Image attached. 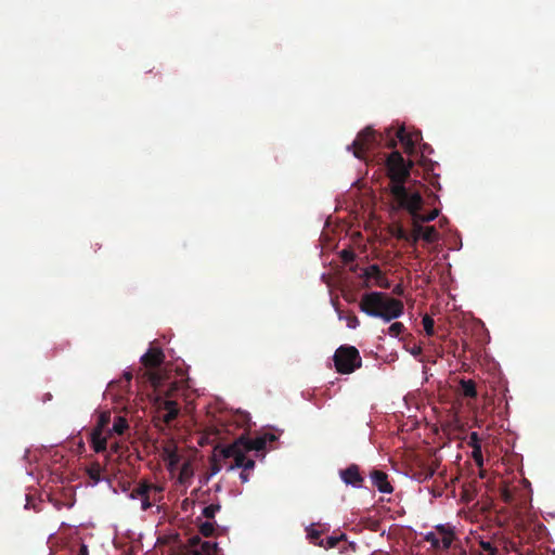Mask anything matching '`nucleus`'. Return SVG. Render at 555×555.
<instances>
[{
  "label": "nucleus",
  "instance_id": "16",
  "mask_svg": "<svg viewBox=\"0 0 555 555\" xmlns=\"http://www.w3.org/2000/svg\"><path fill=\"white\" fill-rule=\"evenodd\" d=\"M460 387L464 397L472 399L477 397L476 383L473 379H461Z\"/></svg>",
  "mask_w": 555,
  "mask_h": 555
},
{
  "label": "nucleus",
  "instance_id": "8",
  "mask_svg": "<svg viewBox=\"0 0 555 555\" xmlns=\"http://www.w3.org/2000/svg\"><path fill=\"white\" fill-rule=\"evenodd\" d=\"M218 550V543H211L208 541H202L197 535L189 539L186 545H184L178 555H212Z\"/></svg>",
  "mask_w": 555,
  "mask_h": 555
},
{
  "label": "nucleus",
  "instance_id": "28",
  "mask_svg": "<svg viewBox=\"0 0 555 555\" xmlns=\"http://www.w3.org/2000/svg\"><path fill=\"white\" fill-rule=\"evenodd\" d=\"M424 540L428 543H430L431 547L436 551L440 550V538L437 535L436 532H427L424 535Z\"/></svg>",
  "mask_w": 555,
  "mask_h": 555
},
{
  "label": "nucleus",
  "instance_id": "1",
  "mask_svg": "<svg viewBox=\"0 0 555 555\" xmlns=\"http://www.w3.org/2000/svg\"><path fill=\"white\" fill-rule=\"evenodd\" d=\"M412 162H405L398 151H392L386 159L387 176L390 180L389 192L392 196L397 209L406 210L415 221H433L439 210L434 209L428 214H423L422 208L424 199L420 192L411 191L405 186V182L411 176Z\"/></svg>",
  "mask_w": 555,
  "mask_h": 555
},
{
  "label": "nucleus",
  "instance_id": "39",
  "mask_svg": "<svg viewBox=\"0 0 555 555\" xmlns=\"http://www.w3.org/2000/svg\"><path fill=\"white\" fill-rule=\"evenodd\" d=\"M262 437L264 438L266 444L269 442H273L278 439V437L272 433H266L262 435Z\"/></svg>",
  "mask_w": 555,
  "mask_h": 555
},
{
  "label": "nucleus",
  "instance_id": "18",
  "mask_svg": "<svg viewBox=\"0 0 555 555\" xmlns=\"http://www.w3.org/2000/svg\"><path fill=\"white\" fill-rule=\"evenodd\" d=\"M129 428L128 421L122 416H116L114 418L113 427L108 430V435L112 433L117 435H124L125 431Z\"/></svg>",
  "mask_w": 555,
  "mask_h": 555
},
{
  "label": "nucleus",
  "instance_id": "52",
  "mask_svg": "<svg viewBox=\"0 0 555 555\" xmlns=\"http://www.w3.org/2000/svg\"><path fill=\"white\" fill-rule=\"evenodd\" d=\"M399 289H400V286H397V288H396L397 294L401 293Z\"/></svg>",
  "mask_w": 555,
  "mask_h": 555
},
{
  "label": "nucleus",
  "instance_id": "34",
  "mask_svg": "<svg viewBox=\"0 0 555 555\" xmlns=\"http://www.w3.org/2000/svg\"><path fill=\"white\" fill-rule=\"evenodd\" d=\"M392 128L386 130V137L388 139L386 142V146L388 149H395L397 146V140L392 137Z\"/></svg>",
  "mask_w": 555,
  "mask_h": 555
},
{
  "label": "nucleus",
  "instance_id": "12",
  "mask_svg": "<svg viewBox=\"0 0 555 555\" xmlns=\"http://www.w3.org/2000/svg\"><path fill=\"white\" fill-rule=\"evenodd\" d=\"M240 448L243 451L249 452V451H261L266 448L264 438L261 436H258L254 439L242 435L238 437L233 443H240Z\"/></svg>",
  "mask_w": 555,
  "mask_h": 555
},
{
  "label": "nucleus",
  "instance_id": "10",
  "mask_svg": "<svg viewBox=\"0 0 555 555\" xmlns=\"http://www.w3.org/2000/svg\"><path fill=\"white\" fill-rule=\"evenodd\" d=\"M339 476L341 480L347 485L353 488H362L364 478L360 473V467L357 464H351L345 469L339 472Z\"/></svg>",
  "mask_w": 555,
  "mask_h": 555
},
{
  "label": "nucleus",
  "instance_id": "5",
  "mask_svg": "<svg viewBox=\"0 0 555 555\" xmlns=\"http://www.w3.org/2000/svg\"><path fill=\"white\" fill-rule=\"evenodd\" d=\"M384 135L377 133L372 127H365L360 131L348 150H352L353 155L359 159L365 158V153L375 145L382 144Z\"/></svg>",
  "mask_w": 555,
  "mask_h": 555
},
{
  "label": "nucleus",
  "instance_id": "4",
  "mask_svg": "<svg viewBox=\"0 0 555 555\" xmlns=\"http://www.w3.org/2000/svg\"><path fill=\"white\" fill-rule=\"evenodd\" d=\"M333 360L336 371L340 374H350L362 364L360 353L353 346H340L337 348Z\"/></svg>",
  "mask_w": 555,
  "mask_h": 555
},
{
  "label": "nucleus",
  "instance_id": "23",
  "mask_svg": "<svg viewBox=\"0 0 555 555\" xmlns=\"http://www.w3.org/2000/svg\"><path fill=\"white\" fill-rule=\"evenodd\" d=\"M87 475L94 483L100 482L102 475V467L99 463H93L87 468Z\"/></svg>",
  "mask_w": 555,
  "mask_h": 555
},
{
  "label": "nucleus",
  "instance_id": "33",
  "mask_svg": "<svg viewBox=\"0 0 555 555\" xmlns=\"http://www.w3.org/2000/svg\"><path fill=\"white\" fill-rule=\"evenodd\" d=\"M434 474H435L434 468L426 467L423 472H421L417 475V479H418V481H425V480L431 478L434 476Z\"/></svg>",
  "mask_w": 555,
  "mask_h": 555
},
{
  "label": "nucleus",
  "instance_id": "50",
  "mask_svg": "<svg viewBox=\"0 0 555 555\" xmlns=\"http://www.w3.org/2000/svg\"><path fill=\"white\" fill-rule=\"evenodd\" d=\"M399 289H400V286H397V288H396L397 294L401 293Z\"/></svg>",
  "mask_w": 555,
  "mask_h": 555
},
{
  "label": "nucleus",
  "instance_id": "21",
  "mask_svg": "<svg viewBox=\"0 0 555 555\" xmlns=\"http://www.w3.org/2000/svg\"><path fill=\"white\" fill-rule=\"evenodd\" d=\"M322 530H318L314 528V526H310L307 528V538L309 539L310 543L323 546V539H321Z\"/></svg>",
  "mask_w": 555,
  "mask_h": 555
},
{
  "label": "nucleus",
  "instance_id": "40",
  "mask_svg": "<svg viewBox=\"0 0 555 555\" xmlns=\"http://www.w3.org/2000/svg\"><path fill=\"white\" fill-rule=\"evenodd\" d=\"M149 486H150V488H149V493H150L151 491H154L155 493H160V492H163V490H164V489H163V487H160V486H158V485H155V483H151V482H149Z\"/></svg>",
  "mask_w": 555,
  "mask_h": 555
},
{
  "label": "nucleus",
  "instance_id": "47",
  "mask_svg": "<svg viewBox=\"0 0 555 555\" xmlns=\"http://www.w3.org/2000/svg\"><path fill=\"white\" fill-rule=\"evenodd\" d=\"M118 448H119L118 443L112 444V449H113L114 452H117Z\"/></svg>",
  "mask_w": 555,
  "mask_h": 555
},
{
  "label": "nucleus",
  "instance_id": "27",
  "mask_svg": "<svg viewBox=\"0 0 555 555\" xmlns=\"http://www.w3.org/2000/svg\"><path fill=\"white\" fill-rule=\"evenodd\" d=\"M422 323H423L424 331L426 332V334L428 336H433L435 334V321H434V319L430 315L425 314L423 317Z\"/></svg>",
  "mask_w": 555,
  "mask_h": 555
},
{
  "label": "nucleus",
  "instance_id": "46",
  "mask_svg": "<svg viewBox=\"0 0 555 555\" xmlns=\"http://www.w3.org/2000/svg\"><path fill=\"white\" fill-rule=\"evenodd\" d=\"M125 378H126L127 380H131V378H132V374H131V373H125Z\"/></svg>",
  "mask_w": 555,
  "mask_h": 555
},
{
  "label": "nucleus",
  "instance_id": "3",
  "mask_svg": "<svg viewBox=\"0 0 555 555\" xmlns=\"http://www.w3.org/2000/svg\"><path fill=\"white\" fill-rule=\"evenodd\" d=\"M165 361L164 351L159 347H150L141 357V363L146 369L142 373V377L151 383L153 388L164 393L167 398L173 397L180 389V382H170L166 386L165 373L158 369Z\"/></svg>",
  "mask_w": 555,
  "mask_h": 555
},
{
  "label": "nucleus",
  "instance_id": "35",
  "mask_svg": "<svg viewBox=\"0 0 555 555\" xmlns=\"http://www.w3.org/2000/svg\"><path fill=\"white\" fill-rule=\"evenodd\" d=\"M346 322H347V326L350 328H356L360 324L358 317L353 313H350L346 317Z\"/></svg>",
  "mask_w": 555,
  "mask_h": 555
},
{
  "label": "nucleus",
  "instance_id": "37",
  "mask_svg": "<svg viewBox=\"0 0 555 555\" xmlns=\"http://www.w3.org/2000/svg\"><path fill=\"white\" fill-rule=\"evenodd\" d=\"M140 500H141L142 511H147L153 506L151 499H150V494H145L144 496L140 498Z\"/></svg>",
  "mask_w": 555,
  "mask_h": 555
},
{
  "label": "nucleus",
  "instance_id": "44",
  "mask_svg": "<svg viewBox=\"0 0 555 555\" xmlns=\"http://www.w3.org/2000/svg\"><path fill=\"white\" fill-rule=\"evenodd\" d=\"M212 474H217L220 470V466L217 463L211 465Z\"/></svg>",
  "mask_w": 555,
  "mask_h": 555
},
{
  "label": "nucleus",
  "instance_id": "24",
  "mask_svg": "<svg viewBox=\"0 0 555 555\" xmlns=\"http://www.w3.org/2000/svg\"><path fill=\"white\" fill-rule=\"evenodd\" d=\"M405 331V326L401 322H393L386 331L391 337H399Z\"/></svg>",
  "mask_w": 555,
  "mask_h": 555
},
{
  "label": "nucleus",
  "instance_id": "26",
  "mask_svg": "<svg viewBox=\"0 0 555 555\" xmlns=\"http://www.w3.org/2000/svg\"><path fill=\"white\" fill-rule=\"evenodd\" d=\"M221 508V505L219 503L210 504L203 508L202 515L207 519H212L216 516V513H218Z\"/></svg>",
  "mask_w": 555,
  "mask_h": 555
},
{
  "label": "nucleus",
  "instance_id": "51",
  "mask_svg": "<svg viewBox=\"0 0 555 555\" xmlns=\"http://www.w3.org/2000/svg\"><path fill=\"white\" fill-rule=\"evenodd\" d=\"M399 289H400V286H397V288H396L397 294L401 293Z\"/></svg>",
  "mask_w": 555,
  "mask_h": 555
},
{
  "label": "nucleus",
  "instance_id": "11",
  "mask_svg": "<svg viewBox=\"0 0 555 555\" xmlns=\"http://www.w3.org/2000/svg\"><path fill=\"white\" fill-rule=\"evenodd\" d=\"M164 413L159 416L166 425H170L179 415V404L173 400H164L159 406V413Z\"/></svg>",
  "mask_w": 555,
  "mask_h": 555
},
{
  "label": "nucleus",
  "instance_id": "32",
  "mask_svg": "<svg viewBox=\"0 0 555 555\" xmlns=\"http://www.w3.org/2000/svg\"><path fill=\"white\" fill-rule=\"evenodd\" d=\"M481 548L487 552L489 555H498V548L492 545L489 541H481L480 542Z\"/></svg>",
  "mask_w": 555,
  "mask_h": 555
},
{
  "label": "nucleus",
  "instance_id": "13",
  "mask_svg": "<svg viewBox=\"0 0 555 555\" xmlns=\"http://www.w3.org/2000/svg\"><path fill=\"white\" fill-rule=\"evenodd\" d=\"M372 483L382 493H391L393 491L392 486L388 480V475L379 469H373L370 474Z\"/></svg>",
  "mask_w": 555,
  "mask_h": 555
},
{
  "label": "nucleus",
  "instance_id": "20",
  "mask_svg": "<svg viewBox=\"0 0 555 555\" xmlns=\"http://www.w3.org/2000/svg\"><path fill=\"white\" fill-rule=\"evenodd\" d=\"M149 481L140 480L137 487L129 493V498L131 500L140 499L145 494H149Z\"/></svg>",
  "mask_w": 555,
  "mask_h": 555
},
{
  "label": "nucleus",
  "instance_id": "49",
  "mask_svg": "<svg viewBox=\"0 0 555 555\" xmlns=\"http://www.w3.org/2000/svg\"><path fill=\"white\" fill-rule=\"evenodd\" d=\"M470 437H472V439L476 440L478 438L477 433H473Z\"/></svg>",
  "mask_w": 555,
  "mask_h": 555
},
{
  "label": "nucleus",
  "instance_id": "42",
  "mask_svg": "<svg viewBox=\"0 0 555 555\" xmlns=\"http://www.w3.org/2000/svg\"><path fill=\"white\" fill-rule=\"evenodd\" d=\"M240 478H241L242 482H247L248 481V473L246 470H243L240 474Z\"/></svg>",
  "mask_w": 555,
  "mask_h": 555
},
{
  "label": "nucleus",
  "instance_id": "29",
  "mask_svg": "<svg viewBox=\"0 0 555 555\" xmlns=\"http://www.w3.org/2000/svg\"><path fill=\"white\" fill-rule=\"evenodd\" d=\"M454 540V532L450 533L448 535H443L440 538V550H449L453 543Z\"/></svg>",
  "mask_w": 555,
  "mask_h": 555
},
{
  "label": "nucleus",
  "instance_id": "19",
  "mask_svg": "<svg viewBox=\"0 0 555 555\" xmlns=\"http://www.w3.org/2000/svg\"><path fill=\"white\" fill-rule=\"evenodd\" d=\"M149 481L140 480L137 487L129 493V498L131 500L140 499L145 494H149Z\"/></svg>",
  "mask_w": 555,
  "mask_h": 555
},
{
  "label": "nucleus",
  "instance_id": "6",
  "mask_svg": "<svg viewBox=\"0 0 555 555\" xmlns=\"http://www.w3.org/2000/svg\"><path fill=\"white\" fill-rule=\"evenodd\" d=\"M111 423V414L103 412L98 418L96 425L90 433V443L94 452L102 453L107 449V436L103 433Z\"/></svg>",
  "mask_w": 555,
  "mask_h": 555
},
{
  "label": "nucleus",
  "instance_id": "31",
  "mask_svg": "<svg viewBox=\"0 0 555 555\" xmlns=\"http://www.w3.org/2000/svg\"><path fill=\"white\" fill-rule=\"evenodd\" d=\"M70 555H89L88 546L83 543L72 546Z\"/></svg>",
  "mask_w": 555,
  "mask_h": 555
},
{
  "label": "nucleus",
  "instance_id": "38",
  "mask_svg": "<svg viewBox=\"0 0 555 555\" xmlns=\"http://www.w3.org/2000/svg\"><path fill=\"white\" fill-rule=\"evenodd\" d=\"M546 528L543 524H533V531L538 539H541V535L545 532Z\"/></svg>",
  "mask_w": 555,
  "mask_h": 555
},
{
  "label": "nucleus",
  "instance_id": "9",
  "mask_svg": "<svg viewBox=\"0 0 555 555\" xmlns=\"http://www.w3.org/2000/svg\"><path fill=\"white\" fill-rule=\"evenodd\" d=\"M395 135L402 144L404 152L408 154H413L416 144L423 139L420 130L406 131L404 126L399 127L395 132Z\"/></svg>",
  "mask_w": 555,
  "mask_h": 555
},
{
  "label": "nucleus",
  "instance_id": "43",
  "mask_svg": "<svg viewBox=\"0 0 555 555\" xmlns=\"http://www.w3.org/2000/svg\"><path fill=\"white\" fill-rule=\"evenodd\" d=\"M188 469H189V465L188 464H183L182 468H181V473H180V476H184L185 474H188Z\"/></svg>",
  "mask_w": 555,
  "mask_h": 555
},
{
  "label": "nucleus",
  "instance_id": "22",
  "mask_svg": "<svg viewBox=\"0 0 555 555\" xmlns=\"http://www.w3.org/2000/svg\"><path fill=\"white\" fill-rule=\"evenodd\" d=\"M343 541H346L345 533H340L338 535H331V537H327L325 540L323 539L322 547H324L326 550L334 548V547L338 546V544Z\"/></svg>",
  "mask_w": 555,
  "mask_h": 555
},
{
  "label": "nucleus",
  "instance_id": "2",
  "mask_svg": "<svg viewBox=\"0 0 555 555\" xmlns=\"http://www.w3.org/2000/svg\"><path fill=\"white\" fill-rule=\"evenodd\" d=\"M359 308L366 315L382 319L385 323L398 319L404 312V305L401 300L382 292L363 294Z\"/></svg>",
  "mask_w": 555,
  "mask_h": 555
},
{
  "label": "nucleus",
  "instance_id": "41",
  "mask_svg": "<svg viewBox=\"0 0 555 555\" xmlns=\"http://www.w3.org/2000/svg\"><path fill=\"white\" fill-rule=\"evenodd\" d=\"M473 453H474L475 460L478 463V465H482V456L480 453V449L479 448L475 449Z\"/></svg>",
  "mask_w": 555,
  "mask_h": 555
},
{
  "label": "nucleus",
  "instance_id": "17",
  "mask_svg": "<svg viewBox=\"0 0 555 555\" xmlns=\"http://www.w3.org/2000/svg\"><path fill=\"white\" fill-rule=\"evenodd\" d=\"M164 460L167 462L168 467L172 469L176 467L180 462V456L176 449L171 447L164 448Z\"/></svg>",
  "mask_w": 555,
  "mask_h": 555
},
{
  "label": "nucleus",
  "instance_id": "48",
  "mask_svg": "<svg viewBox=\"0 0 555 555\" xmlns=\"http://www.w3.org/2000/svg\"><path fill=\"white\" fill-rule=\"evenodd\" d=\"M427 151H430L429 146L427 144H424L423 145V152H427Z\"/></svg>",
  "mask_w": 555,
  "mask_h": 555
},
{
  "label": "nucleus",
  "instance_id": "30",
  "mask_svg": "<svg viewBox=\"0 0 555 555\" xmlns=\"http://www.w3.org/2000/svg\"><path fill=\"white\" fill-rule=\"evenodd\" d=\"M404 348L408 352H410L415 358L420 357L423 352L422 346H420L417 344H413V345L405 344Z\"/></svg>",
  "mask_w": 555,
  "mask_h": 555
},
{
  "label": "nucleus",
  "instance_id": "25",
  "mask_svg": "<svg viewBox=\"0 0 555 555\" xmlns=\"http://www.w3.org/2000/svg\"><path fill=\"white\" fill-rule=\"evenodd\" d=\"M215 525V522H211L209 520L201 522V525L198 526L201 534H203L206 538L214 535Z\"/></svg>",
  "mask_w": 555,
  "mask_h": 555
},
{
  "label": "nucleus",
  "instance_id": "45",
  "mask_svg": "<svg viewBox=\"0 0 555 555\" xmlns=\"http://www.w3.org/2000/svg\"><path fill=\"white\" fill-rule=\"evenodd\" d=\"M343 255H344V258H345V259L352 258V255H351L350 253H348L347 250H344V251H343Z\"/></svg>",
  "mask_w": 555,
  "mask_h": 555
},
{
  "label": "nucleus",
  "instance_id": "7",
  "mask_svg": "<svg viewBox=\"0 0 555 555\" xmlns=\"http://www.w3.org/2000/svg\"><path fill=\"white\" fill-rule=\"evenodd\" d=\"M240 443H231L229 446L222 447L220 449V455L223 459H234V465H231L230 468L234 467L243 468V470H251L255 467V461L251 459H247L245 453L246 451L241 450Z\"/></svg>",
  "mask_w": 555,
  "mask_h": 555
},
{
  "label": "nucleus",
  "instance_id": "15",
  "mask_svg": "<svg viewBox=\"0 0 555 555\" xmlns=\"http://www.w3.org/2000/svg\"><path fill=\"white\" fill-rule=\"evenodd\" d=\"M412 219H414V218L412 217ZM413 222L415 224V228H414V233L416 236L415 240L418 237H422L426 243H435L436 241H438L439 234L435 227H433V225L423 227L420 224L422 221L413 220Z\"/></svg>",
  "mask_w": 555,
  "mask_h": 555
},
{
  "label": "nucleus",
  "instance_id": "14",
  "mask_svg": "<svg viewBox=\"0 0 555 555\" xmlns=\"http://www.w3.org/2000/svg\"><path fill=\"white\" fill-rule=\"evenodd\" d=\"M363 276L367 280H374L375 285L380 288H388L389 283L378 264H371L364 269Z\"/></svg>",
  "mask_w": 555,
  "mask_h": 555
},
{
  "label": "nucleus",
  "instance_id": "36",
  "mask_svg": "<svg viewBox=\"0 0 555 555\" xmlns=\"http://www.w3.org/2000/svg\"><path fill=\"white\" fill-rule=\"evenodd\" d=\"M436 533H437V535L440 534L441 537H443V535L453 533V530L448 526L438 525V526H436Z\"/></svg>",
  "mask_w": 555,
  "mask_h": 555
}]
</instances>
